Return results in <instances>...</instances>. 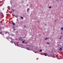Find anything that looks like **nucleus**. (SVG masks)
<instances>
[{"label":"nucleus","instance_id":"17","mask_svg":"<svg viewBox=\"0 0 63 63\" xmlns=\"http://www.w3.org/2000/svg\"><path fill=\"white\" fill-rule=\"evenodd\" d=\"M24 27H25V28H26V26H24Z\"/></svg>","mask_w":63,"mask_h":63},{"label":"nucleus","instance_id":"20","mask_svg":"<svg viewBox=\"0 0 63 63\" xmlns=\"http://www.w3.org/2000/svg\"><path fill=\"white\" fill-rule=\"evenodd\" d=\"M27 46H28V47H30V45H27Z\"/></svg>","mask_w":63,"mask_h":63},{"label":"nucleus","instance_id":"29","mask_svg":"<svg viewBox=\"0 0 63 63\" xmlns=\"http://www.w3.org/2000/svg\"><path fill=\"white\" fill-rule=\"evenodd\" d=\"M27 6H28V4L27 5Z\"/></svg>","mask_w":63,"mask_h":63},{"label":"nucleus","instance_id":"16","mask_svg":"<svg viewBox=\"0 0 63 63\" xmlns=\"http://www.w3.org/2000/svg\"><path fill=\"white\" fill-rule=\"evenodd\" d=\"M13 30L14 31H15V30H16V29H13Z\"/></svg>","mask_w":63,"mask_h":63},{"label":"nucleus","instance_id":"6","mask_svg":"<svg viewBox=\"0 0 63 63\" xmlns=\"http://www.w3.org/2000/svg\"><path fill=\"white\" fill-rule=\"evenodd\" d=\"M59 50H62V49L61 48H60V49H59Z\"/></svg>","mask_w":63,"mask_h":63},{"label":"nucleus","instance_id":"14","mask_svg":"<svg viewBox=\"0 0 63 63\" xmlns=\"http://www.w3.org/2000/svg\"><path fill=\"white\" fill-rule=\"evenodd\" d=\"M22 3H24V2L23 1H22L21 2Z\"/></svg>","mask_w":63,"mask_h":63},{"label":"nucleus","instance_id":"22","mask_svg":"<svg viewBox=\"0 0 63 63\" xmlns=\"http://www.w3.org/2000/svg\"><path fill=\"white\" fill-rule=\"evenodd\" d=\"M6 33H8V34L9 33V32H6Z\"/></svg>","mask_w":63,"mask_h":63},{"label":"nucleus","instance_id":"27","mask_svg":"<svg viewBox=\"0 0 63 63\" xmlns=\"http://www.w3.org/2000/svg\"><path fill=\"white\" fill-rule=\"evenodd\" d=\"M20 38H19V40H20Z\"/></svg>","mask_w":63,"mask_h":63},{"label":"nucleus","instance_id":"36","mask_svg":"<svg viewBox=\"0 0 63 63\" xmlns=\"http://www.w3.org/2000/svg\"><path fill=\"white\" fill-rule=\"evenodd\" d=\"M57 43H58V42H57Z\"/></svg>","mask_w":63,"mask_h":63},{"label":"nucleus","instance_id":"24","mask_svg":"<svg viewBox=\"0 0 63 63\" xmlns=\"http://www.w3.org/2000/svg\"><path fill=\"white\" fill-rule=\"evenodd\" d=\"M45 25H47V24L45 23Z\"/></svg>","mask_w":63,"mask_h":63},{"label":"nucleus","instance_id":"12","mask_svg":"<svg viewBox=\"0 0 63 63\" xmlns=\"http://www.w3.org/2000/svg\"><path fill=\"white\" fill-rule=\"evenodd\" d=\"M47 37H46L45 38V40H47Z\"/></svg>","mask_w":63,"mask_h":63},{"label":"nucleus","instance_id":"32","mask_svg":"<svg viewBox=\"0 0 63 63\" xmlns=\"http://www.w3.org/2000/svg\"><path fill=\"white\" fill-rule=\"evenodd\" d=\"M56 21V20L55 21Z\"/></svg>","mask_w":63,"mask_h":63},{"label":"nucleus","instance_id":"30","mask_svg":"<svg viewBox=\"0 0 63 63\" xmlns=\"http://www.w3.org/2000/svg\"><path fill=\"white\" fill-rule=\"evenodd\" d=\"M61 34H62V33H61Z\"/></svg>","mask_w":63,"mask_h":63},{"label":"nucleus","instance_id":"10","mask_svg":"<svg viewBox=\"0 0 63 63\" xmlns=\"http://www.w3.org/2000/svg\"><path fill=\"white\" fill-rule=\"evenodd\" d=\"M12 28H13V29H15V27L13 26L12 27Z\"/></svg>","mask_w":63,"mask_h":63},{"label":"nucleus","instance_id":"3","mask_svg":"<svg viewBox=\"0 0 63 63\" xmlns=\"http://www.w3.org/2000/svg\"><path fill=\"white\" fill-rule=\"evenodd\" d=\"M29 8H28L27 9V12H29Z\"/></svg>","mask_w":63,"mask_h":63},{"label":"nucleus","instance_id":"1","mask_svg":"<svg viewBox=\"0 0 63 63\" xmlns=\"http://www.w3.org/2000/svg\"><path fill=\"white\" fill-rule=\"evenodd\" d=\"M12 24L13 25V26H15V23H14L13 22H12Z\"/></svg>","mask_w":63,"mask_h":63},{"label":"nucleus","instance_id":"19","mask_svg":"<svg viewBox=\"0 0 63 63\" xmlns=\"http://www.w3.org/2000/svg\"><path fill=\"white\" fill-rule=\"evenodd\" d=\"M14 44H15V46H16V44L14 42Z\"/></svg>","mask_w":63,"mask_h":63},{"label":"nucleus","instance_id":"13","mask_svg":"<svg viewBox=\"0 0 63 63\" xmlns=\"http://www.w3.org/2000/svg\"><path fill=\"white\" fill-rule=\"evenodd\" d=\"M0 34H2V33L1 32H0Z\"/></svg>","mask_w":63,"mask_h":63},{"label":"nucleus","instance_id":"34","mask_svg":"<svg viewBox=\"0 0 63 63\" xmlns=\"http://www.w3.org/2000/svg\"><path fill=\"white\" fill-rule=\"evenodd\" d=\"M3 10H4V9H3Z\"/></svg>","mask_w":63,"mask_h":63},{"label":"nucleus","instance_id":"33","mask_svg":"<svg viewBox=\"0 0 63 63\" xmlns=\"http://www.w3.org/2000/svg\"><path fill=\"white\" fill-rule=\"evenodd\" d=\"M56 1H57L58 0H56Z\"/></svg>","mask_w":63,"mask_h":63},{"label":"nucleus","instance_id":"9","mask_svg":"<svg viewBox=\"0 0 63 63\" xmlns=\"http://www.w3.org/2000/svg\"><path fill=\"white\" fill-rule=\"evenodd\" d=\"M61 30H62L63 31V28H61Z\"/></svg>","mask_w":63,"mask_h":63},{"label":"nucleus","instance_id":"8","mask_svg":"<svg viewBox=\"0 0 63 63\" xmlns=\"http://www.w3.org/2000/svg\"><path fill=\"white\" fill-rule=\"evenodd\" d=\"M17 16H18L17 15L15 16V17H16V18L17 17Z\"/></svg>","mask_w":63,"mask_h":63},{"label":"nucleus","instance_id":"4","mask_svg":"<svg viewBox=\"0 0 63 63\" xmlns=\"http://www.w3.org/2000/svg\"><path fill=\"white\" fill-rule=\"evenodd\" d=\"M12 11H13V12H14L15 11V9H11Z\"/></svg>","mask_w":63,"mask_h":63},{"label":"nucleus","instance_id":"5","mask_svg":"<svg viewBox=\"0 0 63 63\" xmlns=\"http://www.w3.org/2000/svg\"><path fill=\"white\" fill-rule=\"evenodd\" d=\"M47 53H46H46H45L44 54V55H45V56H47Z\"/></svg>","mask_w":63,"mask_h":63},{"label":"nucleus","instance_id":"2","mask_svg":"<svg viewBox=\"0 0 63 63\" xmlns=\"http://www.w3.org/2000/svg\"><path fill=\"white\" fill-rule=\"evenodd\" d=\"M26 49H27L28 50H30V49L28 47H27L26 48Z\"/></svg>","mask_w":63,"mask_h":63},{"label":"nucleus","instance_id":"21","mask_svg":"<svg viewBox=\"0 0 63 63\" xmlns=\"http://www.w3.org/2000/svg\"><path fill=\"white\" fill-rule=\"evenodd\" d=\"M51 6H49V8H51Z\"/></svg>","mask_w":63,"mask_h":63},{"label":"nucleus","instance_id":"11","mask_svg":"<svg viewBox=\"0 0 63 63\" xmlns=\"http://www.w3.org/2000/svg\"><path fill=\"white\" fill-rule=\"evenodd\" d=\"M40 52H42V50H40Z\"/></svg>","mask_w":63,"mask_h":63},{"label":"nucleus","instance_id":"23","mask_svg":"<svg viewBox=\"0 0 63 63\" xmlns=\"http://www.w3.org/2000/svg\"><path fill=\"white\" fill-rule=\"evenodd\" d=\"M47 44H48V45H49V43H48V42H47Z\"/></svg>","mask_w":63,"mask_h":63},{"label":"nucleus","instance_id":"28","mask_svg":"<svg viewBox=\"0 0 63 63\" xmlns=\"http://www.w3.org/2000/svg\"><path fill=\"white\" fill-rule=\"evenodd\" d=\"M61 39V38H59V39Z\"/></svg>","mask_w":63,"mask_h":63},{"label":"nucleus","instance_id":"18","mask_svg":"<svg viewBox=\"0 0 63 63\" xmlns=\"http://www.w3.org/2000/svg\"><path fill=\"white\" fill-rule=\"evenodd\" d=\"M34 47V46H32V48H33Z\"/></svg>","mask_w":63,"mask_h":63},{"label":"nucleus","instance_id":"26","mask_svg":"<svg viewBox=\"0 0 63 63\" xmlns=\"http://www.w3.org/2000/svg\"><path fill=\"white\" fill-rule=\"evenodd\" d=\"M20 38L21 39H22V38L21 37H20Z\"/></svg>","mask_w":63,"mask_h":63},{"label":"nucleus","instance_id":"7","mask_svg":"<svg viewBox=\"0 0 63 63\" xmlns=\"http://www.w3.org/2000/svg\"><path fill=\"white\" fill-rule=\"evenodd\" d=\"M20 17H21V19H23V17L20 16Z\"/></svg>","mask_w":63,"mask_h":63},{"label":"nucleus","instance_id":"15","mask_svg":"<svg viewBox=\"0 0 63 63\" xmlns=\"http://www.w3.org/2000/svg\"><path fill=\"white\" fill-rule=\"evenodd\" d=\"M25 42H24V41H23L22 42V43H25Z\"/></svg>","mask_w":63,"mask_h":63},{"label":"nucleus","instance_id":"25","mask_svg":"<svg viewBox=\"0 0 63 63\" xmlns=\"http://www.w3.org/2000/svg\"><path fill=\"white\" fill-rule=\"evenodd\" d=\"M60 37H61V38H62V36L61 35V36H60Z\"/></svg>","mask_w":63,"mask_h":63},{"label":"nucleus","instance_id":"31","mask_svg":"<svg viewBox=\"0 0 63 63\" xmlns=\"http://www.w3.org/2000/svg\"><path fill=\"white\" fill-rule=\"evenodd\" d=\"M47 38V39H49V38L48 37Z\"/></svg>","mask_w":63,"mask_h":63},{"label":"nucleus","instance_id":"35","mask_svg":"<svg viewBox=\"0 0 63 63\" xmlns=\"http://www.w3.org/2000/svg\"><path fill=\"white\" fill-rule=\"evenodd\" d=\"M0 23H1V22H0Z\"/></svg>","mask_w":63,"mask_h":63}]
</instances>
